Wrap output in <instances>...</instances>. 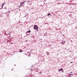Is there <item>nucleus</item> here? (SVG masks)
I'll list each match as a JSON object with an SVG mask.
<instances>
[{
  "label": "nucleus",
  "mask_w": 77,
  "mask_h": 77,
  "mask_svg": "<svg viewBox=\"0 0 77 77\" xmlns=\"http://www.w3.org/2000/svg\"><path fill=\"white\" fill-rule=\"evenodd\" d=\"M71 63H72V62H71Z\"/></svg>",
  "instance_id": "obj_13"
},
{
  "label": "nucleus",
  "mask_w": 77,
  "mask_h": 77,
  "mask_svg": "<svg viewBox=\"0 0 77 77\" xmlns=\"http://www.w3.org/2000/svg\"><path fill=\"white\" fill-rule=\"evenodd\" d=\"M26 35H28L27 34Z\"/></svg>",
  "instance_id": "obj_21"
},
{
  "label": "nucleus",
  "mask_w": 77,
  "mask_h": 77,
  "mask_svg": "<svg viewBox=\"0 0 77 77\" xmlns=\"http://www.w3.org/2000/svg\"><path fill=\"white\" fill-rule=\"evenodd\" d=\"M65 41L64 42V43H63V44H65Z\"/></svg>",
  "instance_id": "obj_8"
},
{
  "label": "nucleus",
  "mask_w": 77,
  "mask_h": 77,
  "mask_svg": "<svg viewBox=\"0 0 77 77\" xmlns=\"http://www.w3.org/2000/svg\"><path fill=\"white\" fill-rule=\"evenodd\" d=\"M63 72H63V71H62Z\"/></svg>",
  "instance_id": "obj_15"
},
{
  "label": "nucleus",
  "mask_w": 77,
  "mask_h": 77,
  "mask_svg": "<svg viewBox=\"0 0 77 77\" xmlns=\"http://www.w3.org/2000/svg\"><path fill=\"white\" fill-rule=\"evenodd\" d=\"M71 74V75H73L72 74Z\"/></svg>",
  "instance_id": "obj_17"
},
{
  "label": "nucleus",
  "mask_w": 77,
  "mask_h": 77,
  "mask_svg": "<svg viewBox=\"0 0 77 77\" xmlns=\"http://www.w3.org/2000/svg\"><path fill=\"white\" fill-rule=\"evenodd\" d=\"M20 4L21 5H23V3L22 2H20Z\"/></svg>",
  "instance_id": "obj_9"
},
{
  "label": "nucleus",
  "mask_w": 77,
  "mask_h": 77,
  "mask_svg": "<svg viewBox=\"0 0 77 77\" xmlns=\"http://www.w3.org/2000/svg\"><path fill=\"white\" fill-rule=\"evenodd\" d=\"M26 2V1H25V2H22V3L23 4V3H25V2Z\"/></svg>",
  "instance_id": "obj_7"
},
{
  "label": "nucleus",
  "mask_w": 77,
  "mask_h": 77,
  "mask_svg": "<svg viewBox=\"0 0 77 77\" xmlns=\"http://www.w3.org/2000/svg\"><path fill=\"white\" fill-rule=\"evenodd\" d=\"M30 32H31V31L30 30L29 31H27V33H30Z\"/></svg>",
  "instance_id": "obj_3"
},
{
  "label": "nucleus",
  "mask_w": 77,
  "mask_h": 77,
  "mask_svg": "<svg viewBox=\"0 0 77 77\" xmlns=\"http://www.w3.org/2000/svg\"><path fill=\"white\" fill-rule=\"evenodd\" d=\"M63 44H64V43H63Z\"/></svg>",
  "instance_id": "obj_23"
},
{
  "label": "nucleus",
  "mask_w": 77,
  "mask_h": 77,
  "mask_svg": "<svg viewBox=\"0 0 77 77\" xmlns=\"http://www.w3.org/2000/svg\"><path fill=\"white\" fill-rule=\"evenodd\" d=\"M3 5H4V4H5V2H4L3 3Z\"/></svg>",
  "instance_id": "obj_11"
},
{
  "label": "nucleus",
  "mask_w": 77,
  "mask_h": 77,
  "mask_svg": "<svg viewBox=\"0 0 77 77\" xmlns=\"http://www.w3.org/2000/svg\"><path fill=\"white\" fill-rule=\"evenodd\" d=\"M58 54H57V55H58Z\"/></svg>",
  "instance_id": "obj_20"
},
{
  "label": "nucleus",
  "mask_w": 77,
  "mask_h": 77,
  "mask_svg": "<svg viewBox=\"0 0 77 77\" xmlns=\"http://www.w3.org/2000/svg\"><path fill=\"white\" fill-rule=\"evenodd\" d=\"M34 70H35V71H36L35 69H34Z\"/></svg>",
  "instance_id": "obj_14"
},
{
  "label": "nucleus",
  "mask_w": 77,
  "mask_h": 77,
  "mask_svg": "<svg viewBox=\"0 0 77 77\" xmlns=\"http://www.w3.org/2000/svg\"><path fill=\"white\" fill-rule=\"evenodd\" d=\"M48 15H50V13H49V14H48Z\"/></svg>",
  "instance_id": "obj_5"
},
{
  "label": "nucleus",
  "mask_w": 77,
  "mask_h": 77,
  "mask_svg": "<svg viewBox=\"0 0 77 77\" xmlns=\"http://www.w3.org/2000/svg\"><path fill=\"white\" fill-rule=\"evenodd\" d=\"M59 71H63V70L62 69V68H61L60 69H59L58 70Z\"/></svg>",
  "instance_id": "obj_2"
},
{
  "label": "nucleus",
  "mask_w": 77,
  "mask_h": 77,
  "mask_svg": "<svg viewBox=\"0 0 77 77\" xmlns=\"http://www.w3.org/2000/svg\"><path fill=\"white\" fill-rule=\"evenodd\" d=\"M63 36H64V35H63Z\"/></svg>",
  "instance_id": "obj_22"
},
{
  "label": "nucleus",
  "mask_w": 77,
  "mask_h": 77,
  "mask_svg": "<svg viewBox=\"0 0 77 77\" xmlns=\"http://www.w3.org/2000/svg\"><path fill=\"white\" fill-rule=\"evenodd\" d=\"M5 9H6V8H5Z\"/></svg>",
  "instance_id": "obj_12"
},
{
  "label": "nucleus",
  "mask_w": 77,
  "mask_h": 77,
  "mask_svg": "<svg viewBox=\"0 0 77 77\" xmlns=\"http://www.w3.org/2000/svg\"><path fill=\"white\" fill-rule=\"evenodd\" d=\"M28 56H29V57H30V54H29Z\"/></svg>",
  "instance_id": "obj_6"
},
{
  "label": "nucleus",
  "mask_w": 77,
  "mask_h": 77,
  "mask_svg": "<svg viewBox=\"0 0 77 77\" xmlns=\"http://www.w3.org/2000/svg\"><path fill=\"white\" fill-rule=\"evenodd\" d=\"M20 6H21V5H20Z\"/></svg>",
  "instance_id": "obj_24"
},
{
  "label": "nucleus",
  "mask_w": 77,
  "mask_h": 77,
  "mask_svg": "<svg viewBox=\"0 0 77 77\" xmlns=\"http://www.w3.org/2000/svg\"><path fill=\"white\" fill-rule=\"evenodd\" d=\"M34 28L35 30H38V26H37V25H34Z\"/></svg>",
  "instance_id": "obj_1"
},
{
  "label": "nucleus",
  "mask_w": 77,
  "mask_h": 77,
  "mask_svg": "<svg viewBox=\"0 0 77 77\" xmlns=\"http://www.w3.org/2000/svg\"><path fill=\"white\" fill-rule=\"evenodd\" d=\"M8 12H10V11H8Z\"/></svg>",
  "instance_id": "obj_18"
},
{
  "label": "nucleus",
  "mask_w": 77,
  "mask_h": 77,
  "mask_svg": "<svg viewBox=\"0 0 77 77\" xmlns=\"http://www.w3.org/2000/svg\"><path fill=\"white\" fill-rule=\"evenodd\" d=\"M61 43H63V42H62Z\"/></svg>",
  "instance_id": "obj_16"
},
{
  "label": "nucleus",
  "mask_w": 77,
  "mask_h": 77,
  "mask_svg": "<svg viewBox=\"0 0 77 77\" xmlns=\"http://www.w3.org/2000/svg\"><path fill=\"white\" fill-rule=\"evenodd\" d=\"M26 41L27 42V40H26Z\"/></svg>",
  "instance_id": "obj_19"
},
{
  "label": "nucleus",
  "mask_w": 77,
  "mask_h": 77,
  "mask_svg": "<svg viewBox=\"0 0 77 77\" xmlns=\"http://www.w3.org/2000/svg\"><path fill=\"white\" fill-rule=\"evenodd\" d=\"M19 52H23V51H22V50H20V51Z\"/></svg>",
  "instance_id": "obj_4"
},
{
  "label": "nucleus",
  "mask_w": 77,
  "mask_h": 77,
  "mask_svg": "<svg viewBox=\"0 0 77 77\" xmlns=\"http://www.w3.org/2000/svg\"><path fill=\"white\" fill-rule=\"evenodd\" d=\"M4 4H3V5H2V6H4Z\"/></svg>",
  "instance_id": "obj_10"
}]
</instances>
